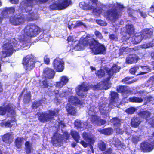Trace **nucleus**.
Wrapping results in <instances>:
<instances>
[{
	"mask_svg": "<svg viewBox=\"0 0 154 154\" xmlns=\"http://www.w3.org/2000/svg\"><path fill=\"white\" fill-rule=\"evenodd\" d=\"M88 45L95 54H105L106 53V48L104 45L101 44L98 41L88 36L83 39L81 38L75 46L74 49L77 50H82L85 47Z\"/></svg>",
	"mask_w": 154,
	"mask_h": 154,
	"instance_id": "f257e3e1",
	"label": "nucleus"
},
{
	"mask_svg": "<svg viewBox=\"0 0 154 154\" xmlns=\"http://www.w3.org/2000/svg\"><path fill=\"white\" fill-rule=\"evenodd\" d=\"M125 8L122 4L117 3L116 6L113 8L105 11L103 13V16L108 20L115 23L120 17Z\"/></svg>",
	"mask_w": 154,
	"mask_h": 154,
	"instance_id": "f03ea898",
	"label": "nucleus"
},
{
	"mask_svg": "<svg viewBox=\"0 0 154 154\" xmlns=\"http://www.w3.org/2000/svg\"><path fill=\"white\" fill-rule=\"evenodd\" d=\"M24 34L21 40L24 42L27 41L29 38L36 36L40 32V28L35 24L30 23L26 25L23 29Z\"/></svg>",
	"mask_w": 154,
	"mask_h": 154,
	"instance_id": "7ed1b4c3",
	"label": "nucleus"
},
{
	"mask_svg": "<svg viewBox=\"0 0 154 154\" xmlns=\"http://www.w3.org/2000/svg\"><path fill=\"white\" fill-rule=\"evenodd\" d=\"M71 3V0H57L52 3L49 8L52 10H61L66 9Z\"/></svg>",
	"mask_w": 154,
	"mask_h": 154,
	"instance_id": "20e7f679",
	"label": "nucleus"
},
{
	"mask_svg": "<svg viewBox=\"0 0 154 154\" xmlns=\"http://www.w3.org/2000/svg\"><path fill=\"white\" fill-rule=\"evenodd\" d=\"M36 62L29 55L24 57L22 61L23 67L25 71L27 72L31 71L35 66Z\"/></svg>",
	"mask_w": 154,
	"mask_h": 154,
	"instance_id": "39448f33",
	"label": "nucleus"
},
{
	"mask_svg": "<svg viewBox=\"0 0 154 154\" xmlns=\"http://www.w3.org/2000/svg\"><path fill=\"white\" fill-rule=\"evenodd\" d=\"M48 113L45 112H39L37 113L38 119L39 121L42 123L49 121H51L56 115V112L54 110H49Z\"/></svg>",
	"mask_w": 154,
	"mask_h": 154,
	"instance_id": "423d86ee",
	"label": "nucleus"
},
{
	"mask_svg": "<svg viewBox=\"0 0 154 154\" xmlns=\"http://www.w3.org/2000/svg\"><path fill=\"white\" fill-rule=\"evenodd\" d=\"M9 20L12 25L18 26L23 24L25 19L23 14H20L18 15H14L10 16Z\"/></svg>",
	"mask_w": 154,
	"mask_h": 154,
	"instance_id": "0eeeda50",
	"label": "nucleus"
},
{
	"mask_svg": "<svg viewBox=\"0 0 154 154\" xmlns=\"http://www.w3.org/2000/svg\"><path fill=\"white\" fill-rule=\"evenodd\" d=\"M20 47L19 42L17 41L13 42L12 43L8 42L4 44V49L11 54H12L14 51L17 50Z\"/></svg>",
	"mask_w": 154,
	"mask_h": 154,
	"instance_id": "6e6552de",
	"label": "nucleus"
},
{
	"mask_svg": "<svg viewBox=\"0 0 154 154\" xmlns=\"http://www.w3.org/2000/svg\"><path fill=\"white\" fill-rule=\"evenodd\" d=\"M7 112L11 116H14L15 115V109L14 108L11 104L8 103L5 107L0 106V115H4Z\"/></svg>",
	"mask_w": 154,
	"mask_h": 154,
	"instance_id": "1a4fd4ad",
	"label": "nucleus"
},
{
	"mask_svg": "<svg viewBox=\"0 0 154 154\" xmlns=\"http://www.w3.org/2000/svg\"><path fill=\"white\" fill-rule=\"evenodd\" d=\"M64 62L59 57L56 58L53 60V66L57 72H62L64 69Z\"/></svg>",
	"mask_w": 154,
	"mask_h": 154,
	"instance_id": "9d476101",
	"label": "nucleus"
},
{
	"mask_svg": "<svg viewBox=\"0 0 154 154\" xmlns=\"http://www.w3.org/2000/svg\"><path fill=\"white\" fill-rule=\"evenodd\" d=\"M63 139L60 134L55 133L51 137V142L54 146L59 147L63 145Z\"/></svg>",
	"mask_w": 154,
	"mask_h": 154,
	"instance_id": "9b49d317",
	"label": "nucleus"
},
{
	"mask_svg": "<svg viewBox=\"0 0 154 154\" xmlns=\"http://www.w3.org/2000/svg\"><path fill=\"white\" fill-rule=\"evenodd\" d=\"M49 0H38V2L40 4H45ZM33 0H26L25 2H22L20 5H24L25 6V9L27 11L31 10L33 4Z\"/></svg>",
	"mask_w": 154,
	"mask_h": 154,
	"instance_id": "f8f14e48",
	"label": "nucleus"
},
{
	"mask_svg": "<svg viewBox=\"0 0 154 154\" xmlns=\"http://www.w3.org/2000/svg\"><path fill=\"white\" fill-rule=\"evenodd\" d=\"M82 137L83 139L89 144L90 148L92 153H94L93 145H94L95 140L92 137H91L89 134L87 132H84L82 133Z\"/></svg>",
	"mask_w": 154,
	"mask_h": 154,
	"instance_id": "ddd939ff",
	"label": "nucleus"
},
{
	"mask_svg": "<svg viewBox=\"0 0 154 154\" xmlns=\"http://www.w3.org/2000/svg\"><path fill=\"white\" fill-rule=\"evenodd\" d=\"M126 33L128 35V36L124 35L122 38L123 40L126 41L134 33L135 29L134 26L132 24H127L125 26Z\"/></svg>",
	"mask_w": 154,
	"mask_h": 154,
	"instance_id": "4468645a",
	"label": "nucleus"
},
{
	"mask_svg": "<svg viewBox=\"0 0 154 154\" xmlns=\"http://www.w3.org/2000/svg\"><path fill=\"white\" fill-rule=\"evenodd\" d=\"M90 119L92 123H95L99 126L103 125L106 122V120L101 119L100 116L96 115H91Z\"/></svg>",
	"mask_w": 154,
	"mask_h": 154,
	"instance_id": "2eb2a0df",
	"label": "nucleus"
},
{
	"mask_svg": "<svg viewBox=\"0 0 154 154\" xmlns=\"http://www.w3.org/2000/svg\"><path fill=\"white\" fill-rule=\"evenodd\" d=\"M153 148V145L148 142H144L140 144V149L144 152H150L152 151Z\"/></svg>",
	"mask_w": 154,
	"mask_h": 154,
	"instance_id": "dca6fc26",
	"label": "nucleus"
},
{
	"mask_svg": "<svg viewBox=\"0 0 154 154\" xmlns=\"http://www.w3.org/2000/svg\"><path fill=\"white\" fill-rule=\"evenodd\" d=\"M43 75L45 78L51 79H53L54 76L55 72L53 69L47 67L44 69Z\"/></svg>",
	"mask_w": 154,
	"mask_h": 154,
	"instance_id": "f3484780",
	"label": "nucleus"
},
{
	"mask_svg": "<svg viewBox=\"0 0 154 154\" xmlns=\"http://www.w3.org/2000/svg\"><path fill=\"white\" fill-rule=\"evenodd\" d=\"M110 108L111 109L112 107H110L109 105V104L104 103L99 105L98 109L100 112L103 115H106V114L108 112L109 110L110 109Z\"/></svg>",
	"mask_w": 154,
	"mask_h": 154,
	"instance_id": "a211bd4d",
	"label": "nucleus"
},
{
	"mask_svg": "<svg viewBox=\"0 0 154 154\" xmlns=\"http://www.w3.org/2000/svg\"><path fill=\"white\" fill-rule=\"evenodd\" d=\"M88 90V87L85 85H79L76 89V92L78 95L81 98L84 97L85 94L84 93H81V91L83 92L87 91Z\"/></svg>",
	"mask_w": 154,
	"mask_h": 154,
	"instance_id": "6ab92c4d",
	"label": "nucleus"
},
{
	"mask_svg": "<svg viewBox=\"0 0 154 154\" xmlns=\"http://www.w3.org/2000/svg\"><path fill=\"white\" fill-rule=\"evenodd\" d=\"M139 59L138 57L136 54H129L126 58V62L128 64H133L137 63Z\"/></svg>",
	"mask_w": 154,
	"mask_h": 154,
	"instance_id": "aec40b11",
	"label": "nucleus"
},
{
	"mask_svg": "<svg viewBox=\"0 0 154 154\" xmlns=\"http://www.w3.org/2000/svg\"><path fill=\"white\" fill-rule=\"evenodd\" d=\"M138 115L142 119H145L148 122L151 119V113L147 110L140 111L138 113Z\"/></svg>",
	"mask_w": 154,
	"mask_h": 154,
	"instance_id": "412c9836",
	"label": "nucleus"
},
{
	"mask_svg": "<svg viewBox=\"0 0 154 154\" xmlns=\"http://www.w3.org/2000/svg\"><path fill=\"white\" fill-rule=\"evenodd\" d=\"M11 136V134L9 133L4 134L1 136L2 140L5 144L10 145L13 141V139Z\"/></svg>",
	"mask_w": 154,
	"mask_h": 154,
	"instance_id": "4be33fe9",
	"label": "nucleus"
},
{
	"mask_svg": "<svg viewBox=\"0 0 154 154\" xmlns=\"http://www.w3.org/2000/svg\"><path fill=\"white\" fill-rule=\"evenodd\" d=\"M153 30L151 28H146L143 30L142 35L143 38L145 39H149L152 35Z\"/></svg>",
	"mask_w": 154,
	"mask_h": 154,
	"instance_id": "5701e85b",
	"label": "nucleus"
},
{
	"mask_svg": "<svg viewBox=\"0 0 154 154\" xmlns=\"http://www.w3.org/2000/svg\"><path fill=\"white\" fill-rule=\"evenodd\" d=\"M69 80V79L67 77L63 76L61 77L60 81L56 82V86L58 88H61L67 84Z\"/></svg>",
	"mask_w": 154,
	"mask_h": 154,
	"instance_id": "b1692460",
	"label": "nucleus"
},
{
	"mask_svg": "<svg viewBox=\"0 0 154 154\" xmlns=\"http://www.w3.org/2000/svg\"><path fill=\"white\" fill-rule=\"evenodd\" d=\"M110 99L109 103V105L111 107H112L116 102V100L118 98V94L115 91H112L110 94Z\"/></svg>",
	"mask_w": 154,
	"mask_h": 154,
	"instance_id": "393cba45",
	"label": "nucleus"
},
{
	"mask_svg": "<svg viewBox=\"0 0 154 154\" xmlns=\"http://www.w3.org/2000/svg\"><path fill=\"white\" fill-rule=\"evenodd\" d=\"M68 101L74 106L78 105H82L83 103V102H81L77 97L75 96L70 97L68 99Z\"/></svg>",
	"mask_w": 154,
	"mask_h": 154,
	"instance_id": "a878e982",
	"label": "nucleus"
},
{
	"mask_svg": "<svg viewBox=\"0 0 154 154\" xmlns=\"http://www.w3.org/2000/svg\"><path fill=\"white\" fill-rule=\"evenodd\" d=\"M141 122V121L139 117L134 116L131 119V125L134 128L137 127Z\"/></svg>",
	"mask_w": 154,
	"mask_h": 154,
	"instance_id": "bb28decb",
	"label": "nucleus"
},
{
	"mask_svg": "<svg viewBox=\"0 0 154 154\" xmlns=\"http://www.w3.org/2000/svg\"><path fill=\"white\" fill-rule=\"evenodd\" d=\"M15 12V9L13 6L5 7L2 11L3 14L9 15L14 14Z\"/></svg>",
	"mask_w": 154,
	"mask_h": 154,
	"instance_id": "cd10ccee",
	"label": "nucleus"
},
{
	"mask_svg": "<svg viewBox=\"0 0 154 154\" xmlns=\"http://www.w3.org/2000/svg\"><path fill=\"white\" fill-rule=\"evenodd\" d=\"M25 150L26 154H31L33 149L32 143L29 141H26L25 143Z\"/></svg>",
	"mask_w": 154,
	"mask_h": 154,
	"instance_id": "c85d7f7f",
	"label": "nucleus"
},
{
	"mask_svg": "<svg viewBox=\"0 0 154 154\" xmlns=\"http://www.w3.org/2000/svg\"><path fill=\"white\" fill-rule=\"evenodd\" d=\"M24 140L23 137H17L15 140L14 144L16 147L20 149L21 148L22 146V142Z\"/></svg>",
	"mask_w": 154,
	"mask_h": 154,
	"instance_id": "c756f323",
	"label": "nucleus"
},
{
	"mask_svg": "<svg viewBox=\"0 0 154 154\" xmlns=\"http://www.w3.org/2000/svg\"><path fill=\"white\" fill-rule=\"evenodd\" d=\"M12 116V119L11 120H8L7 121L3 123V124L5 127L11 128L13 126V124H11V123L15 122L17 121L14 116Z\"/></svg>",
	"mask_w": 154,
	"mask_h": 154,
	"instance_id": "7c9ffc66",
	"label": "nucleus"
},
{
	"mask_svg": "<svg viewBox=\"0 0 154 154\" xmlns=\"http://www.w3.org/2000/svg\"><path fill=\"white\" fill-rule=\"evenodd\" d=\"M102 134L105 135H109L112 134L113 132V129L112 127L107 128L99 131Z\"/></svg>",
	"mask_w": 154,
	"mask_h": 154,
	"instance_id": "2f4dec72",
	"label": "nucleus"
},
{
	"mask_svg": "<svg viewBox=\"0 0 154 154\" xmlns=\"http://www.w3.org/2000/svg\"><path fill=\"white\" fill-rule=\"evenodd\" d=\"M140 67L144 71L140 72L138 74L136 75H137L145 74L150 72L151 71V69L148 66H142Z\"/></svg>",
	"mask_w": 154,
	"mask_h": 154,
	"instance_id": "473e14b6",
	"label": "nucleus"
},
{
	"mask_svg": "<svg viewBox=\"0 0 154 154\" xmlns=\"http://www.w3.org/2000/svg\"><path fill=\"white\" fill-rule=\"evenodd\" d=\"M79 5L80 7L82 9L86 10L91 9L93 7V6L90 5L89 3H85L84 2H80Z\"/></svg>",
	"mask_w": 154,
	"mask_h": 154,
	"instance_id": "72a5a7b5",
	"label": "nucleus"
},
{
	"mask_svg": "<svg viewBox=\"0 0 154 154\" xmlns=\"http://www.w3.org/2000/svg\"><path fill=\"white\" fill-rule=\"evenodd\" d=\"M129 100L130 102L138 103L142 102L143 100V99L141 97H138L135 96L129 98Z\"/></svg>",
	"mask_w": 154,
	"mask_h": 154,
	"instance_id": "f704fd0d",
	"label": "nucleus"
},
{
	"mask_svg": "<svg viewBox=\"0 0 154 154\" xmlns=\"http://www.w3.org/2000/svg\"><path fill=\"white\" fill-rule=\"evenodd\" d=\"M127 91V87L126 86L119 85L116 87V91L118 93L124 94Z\"/></svg>",
	"mask_w": 154,
	"mask_h": 154,
	"instance_id": "c9c22d12",
	"label": "nucleus"
},
{
	"mask_svg": "<svg viewBox=\"0 0 154 154\" xmlns=\"http://www.w3.org/2000/svg\"><path fill=\"white\" fill-rule=\"evenodd\" d=\"M71 134L74 140L77 143H78L80 137L78 132L75 131H73L71 132Z\"/></svg>",
	"mask_w": 154,
	"mask_h": 154,
	"instance_id": "e433bc0d",
	"label": "nucleus"
},
{
	"mask_svg": "<svg viewBox=\"0 0 154 154\" xmlns=\"http://www.w3.org/2000/svg\"><path fill=\"white\" fill-rule=\"evenodd\" d=\"M98 147L101 151H104L106 149V146L103 141L101 140L98 144Z\"/></svg>",
	"mask_w": 154,
	"mask_h": 154,
	"instance_id": "4c0bfd02",
	"label": "nucleus"
},
{
	"mask_svg": "<svg viewBox=\"0 0 154 154\" xmlns=\"http://www.w3.org/2000/svg\"><path fill=\"white\" fill-rule=\"evenodd\" d=\"M31 99V94L30 92L25 94L23 96V101L25 103H28Z\"/></svg>",
	"mask_w": 154,
	"mask_h": 154,
	"instance_id": "58836bf2",
	"label": "nucleus"
},
{
	"mask_svg": "<svg viewBox=\"0 0 154 154\" xmlns=\"http://www.w3.org/2000/svg\"><path fill=\"white\" fill-rule=\"evenodd\" d=\"M133 77H125L121 81L123 83L125 84H129L133 83H134L135 82V81L133 80L131 81H129V80L133 78Z\"/></svg>",
	"mask_w": 154,
	"mask_h": 154,
	"instance_id": "ea45409f",
	"label": "nucleus"
},
{
	"mask_svg": "<svg viewBox=\"0 0 154 154\" xmlns=\"http://www.w3.org/2000/svg\"><path fill=\"white\" fill-rule=\"evenodd\" d=\"M66 109L68 113L71 115H74L75 114V109L71 105L66 106Z\"/></svg>",
	"mask_w": 154,
	"mask_h": 154,
	"instance_id": "a19ab883",
	"label": "nucleus"
},
{
	"mask_svg": "<svg viewBox=\"0 0 154 154\" xmlns=\"http://www.w3.org/2000/svg\"><path fill=\"white\" fill-rule=\"evenodd\" d=\"M3 47H4V45ZM3 49L5 51H2L1 52L2 53L0 54V60H1L2 59L5 58L8 56H10L12 54H11L9 52L7 51L6 50L4 49V47H3Z\"/></svg>",
	"mask_w": 154,
	"mask_h": 154,
	"instance_id": "79ce46f5",
	"label": "nucleus"
},
{
	"mask_svg": "<svg viewBox=\"0 0 154 154\" xmlns=\"http://www.w3.org/2000/svg\"><path fill=\"white\" fill-rule=\"evenodd\" d=\"M132 39V41L133 43L136 44L139 43L142 40L141 36L140 35L133 36Z\"/></svg>",
	"mask_w": 154,
	"mask_h": 154,
	"instance_id": "37998d69",
	"label": "nucleus"
},
{
	"mask_svg": "<svg viewBox=\"0 0 154 154\" xmlns=\"http://www.w3.org/2000/svg\"><path fill=\"white\" fill-rule=\"evenodd\" d=\"M26 18L28 21H32L35 20L36 19L35 14L34 12L29 13Z\"/></svg>",
	"mask_w": 154,
	"mask_h": 154,
	"instance_id": "c03bdc74",
	"label": "nucleus"
},
{
	"mask_svg": "<svg viewBox=\"0 0 154 154\" xmlns=\"http://www.w3.org/2000/svg\"><path fill=\"white\" fill-rule=\"evenodd\" d=\"M112 121L113 122V125L117 127L119 126L121 124L120 123V120L117 117H114L112 118Z\"/></svg>",
	"mask_w": 154,
	"mask_h": 154,
	"instance_id": "a18cd8bd",
	"label": "nucleus"
},
{
	"mask_svg": "<svg viewBox=\"0 0 154 154\" xmlns=\"http://www.w3.org/2000/svg\"><path fill=\"white\" fill-rule=\"evenodd\" d=\"M136 110L135 108L131 107L127 108L125 110L126 112L129 114H133Z\"/></svg>",
	"mask_w": 154,
	"mask_h": 154,
	"instance_id": "49530a36",
	"label": "nucleus"
},
{
	"mask_svg": "<svg viewBox=\"0 0 154 154\" xmlns=\"http://www.w3.org/2000/svg\"><path fill=\"white\" fill-rule=\"evenodd\" d=\"M47 79L45 78V79L42 81V83L41 86L43 88H47L49 86V83L47 80Z\"/></svg>",
	"mask_w": 154,
	"mask_h": 154,
	"instance_id": "de8ad7c7",
	"label": "nucleus"
},
{
	"mask_svg": "<svg viewBox=\"0 0 154 154\" xmlns=\"http://www.w3.org/2000/svg\"><path fill=\"white\" fill-rule=\"evenodd\" d=\"M83 124L81 121L76 120L75 121V125L77 128H83L82 124Z\"/></svg>",
	"mask_w": 154,
	"mask_h": 154,
	"instance_id": "09e8293b",
	"label": "nucleus"
},
{
	"mask_svg": "<svg viewBox=\"0 0 154 154\" xmlns=\"http://www.w3.org/2000/svg\"><path fill=\"white\" fill-rule=\"evenodd\" d=\"M102 10L103 9L101 8L96 7L93 9V11L94 12L99 14L101 13Z\"/></svg>",
	"mask_w": 154,
	"mask_h": 154,
	"instance_id": "8fccbe9b",
	"label": "nucleus"
},
{
	"mask_svg": "<svg viewBox=\"0 0 154 154\" xmlns=\"http://www.w3.org/2000/svg\"><path fill=\"white\" fill-rule=\"evenodd\" d=\"M97 75L99 77L101 78L104 75V71L103 70L100 69L97 71Z\"/></svg>",
	"mask_w": 154,
	"mask_h": 154,
	"instance_id": "3c124183",
	"label": "nucleus"
},
{
	"mask_svg": "<svg viewBox=\"0 0 154 154\" xmlns=\"http://www.w3.org/2000/svg\"><path fill=\"white\" fill-rule=\"evenodd\" d=\"M94 34L96 37L98 38L101 39L103 38L102 34L97 30L95 31Z\"/></svg>",
	"mask_w": 154,
	"mask_h": 154,
	"instance_id": "603ef678",
	"label": "nucleus"
},
{
	"mask_svg": "<svg viewBox=\"0 0 154 154\" xmlns=\"http://www.w3.org/2000/svg\"><path fill=\"white\" fill-rule=\"evenodd\" d=\"M131 141L133 143L135 144H137L139 141V137L136 136H133L132 138Z\"/></svg>",
	"mask_w": 154,
	"mask_h": 154,
	"instance_id": "864d4df0",
	"label": "nucleus"
},
{
	"mask_svg": "<svg viewBox=\"0 0 154 154\" xmlns=\"http://www.w3.org/2000/svg\"><path fill=\"white\" fill-rule=\"evenodd\" d=\"M96 22L99 25L102 26H105L107 25V23L106 22L101 20H97Z\"/></svg>",
	"mask_w": 154,
	"mask_h": 154,
	"instance_id": "5fc2aeb1",
	"label": "nucleus"
},
{
	"mask_svg": "<svg viewBox=\"0 0 154 154\" xmlns=\"http://www.w3.org/2000/svg\"><path fill=\"white\" fill-rule=\"evenodd\" d=\"M109 38L112 41H117L118 40L117 35L114 34H110Z\"/></svg>",
	"mask_w": 154,
	"mask_h": 154,
	"instance_id": "6e6d98bb",
	"label": "nucleus"
},
{
	"mask_svg": "<svg viewBox=\"0 0 154 154\" xmlns=\"http://www.w3.org/2000/svg\"><path fill=\"white\" fill-rule=\"evenodd\" d=\"M111 69L114 73L117 72L119 71V69L117 65L113 66Z\"/></svg>",
	"mask_w": 154,
	"mask_h": 154,
	"instance_id": "4d7b16f0",
	"label": "nucleus"
},
{
	"mask_svg": "<svg viewBox=\"0 0 154 154\" xmlns=\"http://www.w3.org/2000/svg\"><path fill=\"white\" fill-rule=\"evenodd\" d=\"M115 130L116 134H122L124 133V131L122 129L119 127H117L115 129Z\"/></svg>",
	"mask_w": 154,
	"mask_h": 154,
	"instance_id": "13d9d810",
	"label": "nucleus"
},
{
	"mask_svg": "<svg viewBox=\"0 0 154 154\" xmlns=\"http://www.w3.org/2000/svg\"><path fill=\"white\" fill-rule=\"evenodd\" d=\"M138 69L137 67H134L131 68L129 70L130 72L132 74H135L136 71Z\"/></svg>",
	"mask_w": 154,
	"mask_h": 154,
	"instance_id": "bf43d9fd",
	"label": "nucleus"
},
{
	"mask_svg": "<svg viewBox=\"0 0 154 154\" xmlns=\"http://www.w3.org/2000/svg\"><path fill=\"white\" fill-rule=\"evenodd\" d=\"M103 88L106 90L109 89L110 87L109 86V84L107 81H104L103 82Z\"/></svg>",
	"mask_w": 154,
	"mask_h": 154,
	"instance_id": "052dcab7",
	"label": "nucleus"
},
{
	"mask_svg": "<svg viewBox=\"0 0 154 154\" xmlns=\"http://www.w3.org/2000/svg\"><path fill=\"white\" fill-rule=\"evenodd\" d=\"M63 138L66 140H68L70 137V134L67 131H65L63 134Z\"/></svg>",
	"mask_w": 154,
	"mask_h": 154,
	"instance_id": "680f3d73",
	"label": "nucleus"
},
{
	"mask_svg": "<svg viewBox=\"0 0 154 154\" xmlns=\"http://www.w3.org/2000/svg\"><path fill=\"white\" fill-rule=\"evenodd\" d=\"M44 61L45 64L47 65L49 64L50 62V59L47 55L45 56L44 58Z\"/></svg>",
	"mask_w": 154,
	"mask_h": 154,
	"instance_id": "e2e57ef3",
	"label": "nucleus"
},
{
	"mask_svg": "<svg viewBox=\"0 0 154 154\" xmlns=\"http://www.w3.org/2000/svg\"><path fill=\"white\" fill-rule=\"evenodd\" d=\"M40 103L38 102H34L32 103V107L33 109H37L40 105Z\"/></svg>",
	"mask_w": 154,
	"mask_h": 154,
	"instance_id": "0e129e2a",
	"label": "nucleus"
},
{
	"mask_svg": "<svg viewBox=\"0 0 154 154\" xmlns=\"http://www.w3.org/2000/svg\"><path fill=\"white\" fill-rule=\"evenodd\" d=\"M151 46L148 43L145 42L141 45V47L143 48H147Z\"/></svg>",
	"mask_w": 154,
	"mask_h": 154,
	"instance_id": "69168bd1",
	"label": "nucleus"
},
{
	"mask_svg": "<svg viewBox=\"0 0 154 154\" xmlns=\"http://www.w3.org/2000/svg\"><path fill=\"white\" fill-rule=\"evenodd\" d=\"M112 148H108L106 150L104 151L103 154H111L112 153Z\"/></svg>",
	"mask_w": 154,
	"mask_h": 154,
	"instance_id": "338daca9",
	"label": "nucleus"
},
{
	"mask_svg": "<svg viewBox=\"0 0 154 154\" xmlns=\"http://www.w3.org/2000/svg\"><path fill=\"white\" fill-rule=\"evenodd\" d=\"M80 143L85 148H86L89 145L88 142V143H87L86 142H85L83 140H81L80 141Z\"/></svg>",
	"mask_w": 154,
	"mask_h": 154,
	"instance_id": "774afa93",
	"label": "nucleus"
}]
</instances>
